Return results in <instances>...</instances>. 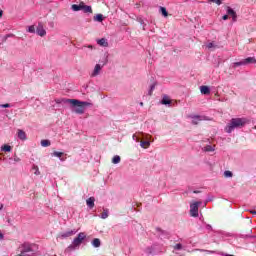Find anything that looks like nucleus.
<instances>
[{"instance_id":"obj_1","label":"nucleus","mask_w":256,"mask_h":256,"mask_svg":"<svg viewBox=\"0 0 256 256\" xmlns=\"http://www.w3.org/2000/svg\"><path fill=\"white\" fill-rule=\"evenodd\" d=\"M68 103L72 113H76V115H83L87 107H93V103L77 99H70Z\"/></svg>"},{"instance_id":"obj_2","label":"nucleus","mask_w":256,"mask_h":256,"mask_svg":"<svg viewBox=\"0 0 256 256\" xmlns=\"http://www.w3.org/2000/svg\"><path fill=\"white\" fill-rule=\"evenodd\" d=\"M244 125H247V119L245 118H232L230 123L225 127L226 133H233L235 129H241Z\"/></svg>"},{"instance_id":"obj_3","label":"nucleus","mask_w":256,"mask_h":256,"mask_svg":"<svg viewBox=\"0 0 256 256\" xmlns=\"http://www.w3.org/2000/svg\"><path fill=\"white\" fill-rule=\"evenodd\" d=\"M87 239V235L84 232H80L77 237H75L72 243L66 248V253H71V251H77L83 244V241Z\"/></svg>"},{"instance_id":"obj_4","label":"nucleus","mask_w":256,"mask_h":256,"mask_svg":"<svg viewBox=\"0 0 256 256\" xmlns=\"http://www.w3.org/2000/svg\"><path fill=\"white\" fill-rule=\"evenodd\" d=\"M256 63L255 57H248L245 59L240 60L239 62L232 63V68L237 69V67H243L246 65H253Z\"/></svg>"},{"instance_id":"obj_5","label":"nucleus","mask_w":256,"mask_h":256,"mask_svg":"<svg viewBox=\"0 0 256 256\" xmlns=\"http://www.w3.org/2000/svg\"><path fill=\"white\" fill-rule=\"evenodd\" d=\"M199 205H201V202H194L190 205L191 217H199Z\"/></svg>"},{"instance_id":"obj_6","label":"nucleus","mask_w":256,"mask_h":256,"mask_svg":"<svg viewBox=\"0 0 256 256\" xmlns=\"http://www.w3.org/2000/svg\"><path fill=\"white\" fill-rule=\"evenodd\" d=\"M36 33H37V35H39V37H45V35H47V31L45 30V28H43L42 23L38 24Z\"/></svg>"},{"instance_id":"obj_7","label":"nucleus","mask_w":256,"mask_h":256,"mask_svg":"<svg viewBox=\"0 0 256 256\" xmlns=\"http://www.w3.org/2000/svg\"><path fill=\"white\" fill-rule=\"evenodd\" d=\"M102 69H103V66H101V64H96L94 67V70L90 74V77H97L98 75L101 74Z\"/></svg>"},{"instance_id":"obj_8","label":"nucleus","mask_w":256,"mask_h":256,"mask_svg":"<svg viewBox=\"0 0 256 256\" xmlns=\"http://www.w3.org/2000/svg\"><path fill=\"white\" fill-rule=\"evenodd\" d=\"M226 12H227V15H231L233 23H236L237 12H235V10H233V8H231L229 6L226 8Z\"/></svg>"},{"instance_id":"obj_9","label":"nucleus","mask_w":256,"mask_h":256,"mask_svg":"<svg viewBox=\"0 0 256 256\" xmlns=\"http://www.w3.org/2000/svg\"><path fill=\"white\" fill-rule=\"evenodd\" d=\"M192 119V125H199V121H205V116H199V115H195V116H191Z\"/></svg>"},{"instance_id":"obj_10","label":"nucleus","mask_w":256,"mask_h":256,"mask_svg":"<svg viewBox=\"0 0 256 256\" xmlns=\"http://www.w3.org/2000/svg\"><path fill=\"white\" fill-rule=\"evenodd\" d=\"M77 233V230H69L67 232H63L60 234L61 239H67V237H71L72 235H75Z\"/></svg>"},{"instance_id":"obj_11","label":"nucleus","mask_w":256,"mask_h":256,"mask_svg":"<svg viewBox=\"0 0 256 256\" xmlns=\"http://www.w3.org/2000/svg\"><path fill=\"white\" fill-rule=\"evenodd\" d=\"M17 135L20 141H27V134L25 133V131L18 129Z\"/></svg>"},{"instance_id":"obj_12","label":"nucleus","mask_w":256,"mask_h":256,"mask_svg":"<svg viewBox=\"0 0 256 256\" xmlns=\"http://www.w3.org/2000/svg\"><path fill=\"white\" fill-rule=\"evenodd\" d=\"M146 255H153L155 253V245L148 246L144 249Z\"/></svg>"},{"instance_id":"obj_13","label":"nucleus","mask_w":256,"mask_h":256,"mask_svg":"<svg viewBox=\"0 0 256 256\" xmlns=\"http://www.w3.org/2000/svg\"><path fill=\"white\" fill-rule=\"evenodd\" d=\"M98 45H100V47H109V42L107 41L106 38H101L97 40Z\"/></svg>"},{"instance_id":"obj_14","label":"nucleus","mask_w":256,"mask_h":256,"mask_svg":"<svg viewBox=\"0 0 256 256\" xmlns=\"http://www.w3.org/2000/svg\"><path fill=\"white\" fill-rule=\"evenodd\" d=\"M86 205H88V207L90 209H93L95 207V198L94 197H90L86 200Z\"/></svg>"},{"instance_id":"obj_15","label":"nucleus","mask_w":256,"mask_h":256,"mask_svg":"<svg viewBox=\"0 0 256 256\" xmlns=\"http://www.w3.org/2000/svg\"><path fill=\"white\" fill-rule=\"evenodd\" d=\"M71 9L72 11H83V2H80V4H73Z\"/></svg>"},{"instance_id":"obj_16","label":"nucleus","mask_w":256,"mask_h":256,"mask_svg":"<svg viewBox=\"0 0 256 256\" xmlns=\"http://www.w3.org/2000/svg\"><path fill=\"white\" fill-rule=\"evenodd\" d=\"M200 92L202 93V95H209L211 93V89H209L208 86H201Z\"/></svg>"},{"instance_id":"obj_17","label":"nucleus","mask_w":256,"mask_h":256,"mask_svg":"<svg viewBox=\"0 0 256 256\" xmlns=\"http://www.w3.org/2000/svg\"><path fill=\"white\" fill-rule=\"evenodd\" d=\"M161 105H171V99H169V96L164 95L161 100Z\"/></svg>"},{"instance_id":"obj_18","label":"nucleus","mask_w":256,"mask_h":256,"mask_svg":"<svg viewBox=\"0 0 256 256\" xmlns=\"http://www.w3.org/2000/svg\"><path fill=\"white\" fill-rule=\"evenodd\" d=\"M82 11H84V13H93V8H91V6L85 5V3L83 2Z\"/></svg>"},{"instance_id":"obj_19","label":"nucleus","mask_w":256,"mask_h":256,"mask_svg":"<svg viewBox=\"0 0 256 256\" xmlns=\"http://www.w3.org/2000/svg\"><path fill=\"white\" fill-rule=\"evenodd\" d=\"M71 101V99H67V98H63V99H56L55 102L60 105L61 103H63L64 105H69V102Z\"/></svg>"},{"instance_id":"obj_20","label":"nucleus","mask_w":256,"mask_h":256,"mask_svg":"<svg viewBox=\"0 0 256 256\" xmlns=\"http://www.w3.org/2000/svg\"><path fill=\"white\" fill-rule=\"evenodd\" d=\"M92 245L96 248L101 247V240L99 238H95L92 240Z\"/></svg>"},{"instance_id":"obj_21","label":"nucleus","mask_w":256,"mask_h":256,"mask_svg":"<svg viewBox=\"0 0 256 256\" xmlns=\"http://www.w3.org/2000/svg\"><path fill=\"white\" fill-rule=\"evenodd\" d=\"M112 163H113L114 165H117V164L121 163V156L115 155V156L112 158Z\"/></svg>"},{"instance_id":"obj_22","label":"nucleus","mask_w":256,"mask_h":256,"mask_svg":"<svg viewBox=\"0 0 256 256\" xmlns=\"http://www.w3.org/2000/svg\"><path fill=\"white\" fill-rule=\"evenodd\" d=\"M1 151H4L5 153H11V146L5 144V145L1 146Z\"/></svg>"},{"instance_id":"obj_23","label":"nucleus","mask_w":256,"mask_h":256,"mask_svg":"<svg viewBox=\"0 0 256 256\" xmlns=\"http://www.w3.org/2000/svg\"><path fill=\"white\" fill-rule=\"evenodd\" d=\"M94 21H97L98 23H103V14H97L94 16Z\"/></svg>"},{"instance_id":"obj_24","label":"nucleus","mask_w":256,"mask_h":256,"mask_svg":"<svg viewBox=\"0 0 256 256\" xmlns=\"http://www.w3.org/2000/svg\"><path fill=\"white\" fill-rule=\"evenodd\" d=\"M155 87H157V83L154 82L151 86L150 89L148 91V95L151 97V95H153V91H155Z\"/></svg>"},{"instance_id":"obj_25","label":"nucleus","mask_w":256,"mask_h":256,"mask_svg":"<svg viewBox=\"0 0 256 256\" xmlns=\"http://www.w3.org/2000/svg\"><path fill=\"white\" fill-rule=\"evenodd\" d=\"M151 145V142L149 141H141L140 142V146L142 147V149H147V147H149Z\"/></svg>"},{"instance_id":"obj_26","label":"nucleus","mask_w":256,"mask_h":256,"mask_svg":"<svg viewBox=\"0 0 256 256\" xmlns=\"http://www.w3.org/2000/svg\"><path fill=\"white\" fill-rule=\"evenodd\" d=\"M160 13L163 15V17H169V13L165 7H160Z\"/></svg>"},{"instance_id":"obj_27","label":"nucleus","mask_w":256,"mask_h":256,"mask_svg":"<svg viewBox=\"0 0 256 256\" xmlns=\"http://www.w3.org/2000/svg\"><path fill=\"white\" fill-rule=\"evenodd\" d=\"M53 155H54V157H59L60 161H65V158H61V157H63V152L54 151Z\"/></svg>"},{"instance_id":"obj_28","label":"nucleus","mask_w":256,"mask_h":256,"mask_svg":"<svg viewBox=\"0 0 256 256\" xmlns=\"http://www.w3.org/2000/svg\"><path fill=\"white\" fill-rule=\"evenodd\" d=\"M51 145V141L49 140H41L42 147H49Z\"/></svg>"},{"instance_id":"obj_29","label":"nucleus","mask_w":256,"mask_h":256,"mask_svg":"<svg viewBox=\"0 0 256 256\" xmlns=\"http://www.w3.org/2000/svg\"><path fill=\"white\" fill-rule=\"evenodd\" d=\"M32 169L34 171V175H41V171H39V166L33 165Z\"/></svg>"},{"instance_id":"obj_30","label":"nucleus","mask_w":256,"mask_h":256,"mask_svg":"<svg viewBox=\"0 0 256 256\" xmlns=\"http://www.w3.org/2000/svg\"><path fill=\"white\" fill-rule=\"evenodd\" d=\"M203 151L205 152H211V151H215V148H213V146L211 145H207L203 148Z\"/></svg>"},{"instance_id":"obj_31","label":"nucleus","mask_w":256,"mask_h":256,"mask_svg":"<svg viewBox=\"0 0 256 256\" xmlns=\"http://www.w3.org/2000/svg\"><path fill=\"white\" fill-rule=\"evenodd\" d=\"M101 219H107L109 217V210L104 209V212L101 214Z\"/></svg>"},{"instance_id":"obj_32","label":"nucleus","mask_w":256,"mask_h":256,"mask_svg":"<svg viewBox=\"0 0 256 256\" xmlns=\"http://www.w3.org/2000/svg\"><path fill=\"white\" fill-rule=\"evenodd\" d=\"M197 251H200L201 253H210V254H215V251L213 250H205V249H197Z\"/></svg>"},{"instance_id":"obj_33","label":"nucleus","mask_w":256,"mask_h":256,"mask_svg":"<svg viewBox=\"0 0 256 256\" xmlns=\"http://www.w3.org/2000/svg\"><path fill=\"white\" fill-rule=\"evenodd\" d=\"M224 177L226 178H229V177H233V172L229 171V170H226L224 172Z\"/></svg>"},{"instance_id":"obj_34","label":"nucleus","mask_w":256,"mask_h":256,"mask_svg":"<svg viewBox=\"0 0 256 256\" xmlns=\"http://www.w3.org/2000/svg\"><path fill=\"white\" fill-rule=\"evenodd\" d=\"M210 3H215L216 5H223V0H208Z\"/></svg>"},{"instance_id":"obj_35","label":"nucleus","mask_w":256,"mask_h":256,"mask_svg":"<svg viewBox=\"0 0 256 256\" xmlns=\"http://www.w3.org/2000/svg\"><path fill=\"white\" fill-rule=\"evenodd\" d=\"M174 249H175L176 251H181V249H183V244H181V243L176 244V245L174 246Z\"/></svg>"},{"instance_id":"obj_36","label":"nucleus","mask_w":256,"mask_h":256,"mask_svg":"<svg viewBox=\"0 0 256 256\" xmlns=\"http://www.w3.org/2000/svg\"><path fill=\"white\" fill-rule=\"evenodd\" d=\"M27 32L28 33H35V26H33V25L28 26Z\"/></svg>"},{"instance_id":"obj_37","label":"nucleus","mask_w":256,"mask_h":256,"mask_svg":"<svg viewBox=\"0 0 256 256\" xmlns=\"http://www.w3.org/2000/svg\"><path fill=\"white\" fill-rule=\"evenodd\" d=\"M137 21H138V23H141L143 25V30L145 31V21H143V18L138 17Z\"/></svg>"},{"instance_id":"obj_38","label":"nucleus","mask_w":256,"mask_h":256,"mask_svg":"<svg viewBox=\"0 0 256 256\" xmlns=\"http://www.w3.org/2000/svg\"><path fill=\"white\" fill-rule=\"evenodd\" d=\"M206 47H207V49H213V48L216 47V45H215V43L210 42V43H208V44L206 45Z\"/></svg>"},{"instance_id":"obj_39","label":"nucleus","mask_w":256,"mask_h":256,"mask_svg":"<svg viewBox=\"0 0 256 256\" xmlns=\"http://www.w3.org/2000/svg\"><path fill=\"white\" fill-rule=\"evenodd\" d=\"M0 107H2V109H9V107H11V104H1Z\"/></svg>"},{"instance_id":"obj_40","label":"nucleus","mask_w":256,"mask_h":256,"mask_svg":"<svg viewBox=\"0 0 256 256\" xmlns=\"http://www.w3.org/2000/svg\"><path fill=\"white\" fill-rule=\"evenodd\" d=\"M132 138H133L134 141L139 143V138L137 137V135L133 134Z\"/></svg>"},{"instance_id":"obj_41","label":"nucleus","mask_w":256,"mask_h":256,"mask_svg":"<svg viewBox=\"0 0 256 256\" xmlns=\"http://www.w3.org/2000/svg\"><path fill=\"white\" fill-rule=\"evenodd\" d=\"M14 161H15V163H19V161H21V158L14 156Z\"/></svg>"},{"instance_id":"obj_42","label":"nucleus","mask_w":256,"mask_h":256,"mask_svg":"<svg viewBox=\"0 0 256 256\" xmlns=\"http://www.w3.org/2000/svg\"><path fill=\"white\" fill-rule=\"evenodd\" d=\"M222 19H223V21H227V19H229V15H224L223 17H222Z\"/></svg>"},{"instance_id":"obj_43","label":"nucleus","mask_w":256,"mask_h":256,"mask_svg":"<svg viewBox=\"0 0 256 256\" xmlns=\"http://www.w3.org/2000/svg\"><path fill=\"white\" fill-rule=\"evenodd\" d=\"M84 47H87L88 49H93V45L83 46L82 49H83Z\"/></svg>"},{"instance_id":"obj_44","label":"nucleus","mask_w":256,"mask_h":256,"mask_svg":"<svg viewBox=\"0 0 256 256\" xmlns=\"http://www.w3.org/2000/svg\"><path fill=\"white\" fill-rule=\"evenodd\" d=\"M6 37H15V34H7Z\"/></svg>"},{"instance_id":"obj_45","label":"nucleus","mask_w":256,"mask_h":256,"mask_svg":"<svg viewBox=\"0 0 256 256\" xmlns=\"http://www.w3.org/2000/svg\"><path fill=\"white\" fill-rule=\"evenodd\" d=\"M206 229L211 230L212 229L211 225L207 224Z\"/></svg>"},{"instance_id":"obj_46","label":"nucleus","mask_w":256,"mask_h":256,"mask_svg":"<svg viewBox=\"0 0 256 256\" xmlns=\"http://www.w3.org/2000/svg\"><path fill=\"white\" fill-rule=\"evenodd\" d=\"M5 238V236L3 235V233H0V240H3Z\"/></svg>"},{"instance_id":"obj_47","label":"nucleus","mask_w":256,"mask_h":256,"mask_svg":"<svg viewBox=\"0 0 256 256\" xmlns=\"http://www.w3.org/2000/svg\"><path fill=\"white\" fill-rule=\"evenodd\" d=\"M156 230L158 231V233H163V230H161V228H157Z\"/></svg>"},{"instance_id":"obj_48","label":"nucleus","mask_w":256,"mask_h":256,"mask_svg":"<svg viewBox=\"0 0 256 256\" xmlns=\"http://www.w3.org/2000/svg\"><path fill=\"white\" fill-rule=\"evenodd\" d=\"M103 65H107V58L104 59Z\"/></svg>"},{"instance_id":"obj_49","label":"nucleus","mask_w":256,"mask_h":256,"mask_svg":"<svg viewBox=\"0 0 256 256\" xmlns=\"http://www.w3.org/2000/svg\"><path fill=\"white\" fill-rule=\"evenodd\" d=\"M7 39H9V37H7V35H5L3 41H7Z\"/></svg>"},{"instance_id":"obj_50","label":"nucleus","mask_w":256,"mask_h":256,"mask_svg":"<svg viewBox=\"0 0 256 256\" xmlns=\"http://www.w3.org/2000/svg\"><path fill=\"white\" fill-rule=\"evenodd\" d=\"M0 17H3V10H0Z\"/></svg>"},{"instance_id":"obj_51","label":"nucleus","mask_w":256,"mask_h":256,"mask_svg":"<svg viewBox=\"0 0 256 256\" xmlns=\"http://www.w3.org/2000/svg\"><path fill=\"white\" fill-rule=\"evenodd\" d=\"M252 215H256V210L251 211Z\"/></svg>"},{"instance_id":"obj_52","label":"nucleus","mask_w":256,"mask_h":256,"mask_svg":"<svg viewBox=\"0 0 256 256\" xmlns=\"http://www.w3.org/2000/svg\"><path fill=\"white\" fill-rule=\"evenodd\" d=\"M209 201H213V199H211V198H208L206 202H209Z\"/></svg>"},{"instance_id":"obj_53","label":"nucleus","mask_w":256,"mask_h":256,"mask_svg":"<svg viewBox=\"0 0 256 256\" xmlns=\"http://www.w3.org/2000/svg\"><path fill=\"white\" fill-rule=\"evenodd\" d=\"M3 209V204H0V211Z\"/></svg>"},{"instance_id":"obj_54","label":"nucleus","mask_w":256,"mask_h":256,"mask_svg":"<svg viewBox=\"0 0 256 256\" xmlns=\"http://www.w3.org/2000/svg\"><path fill=\"white\" fill-rule=\"evenodd\" d=\"M141 107H143V102L140 103Z\"/></svg>"},{"instance_id":"obj_55","label":"nucleus","mask_w":256,"mask_h":256,"mask_svg":"<svg viewBox=\"0 0 256 256\" xmlns=\"http://www.w3.org/2000/svg\"><path fill=\"white\" fill-rule=\"evenodd\" d=\"M140 135H143V132H139Z\"/></svg>"},{"instance_id":"obj_56","label":"nucleus","mask_w":256,"mask_h":256,"mask_svg":"<svg viewBox=\"0 0 256 256\" xmlns=\"http://www.w3.org/2000/svg\"><path fill=\"white\" fill-rule=\"evenodd\" d=\"M194 193H199V191H194Z\"/></svg>"}]
</instances>
